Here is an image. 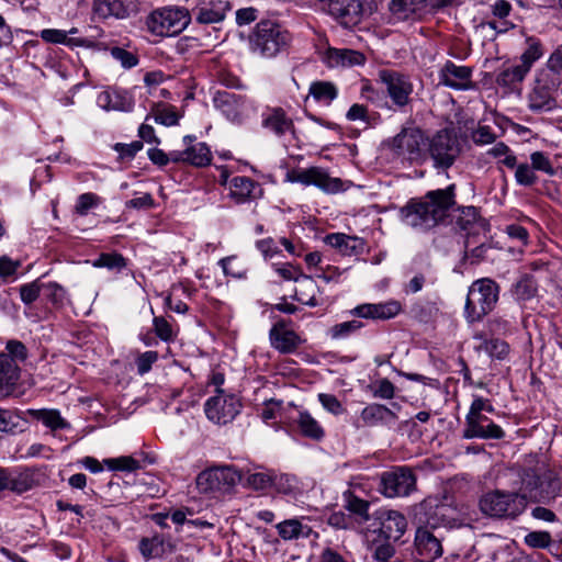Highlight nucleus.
I'll return each instance as SVG.
<instances>
[{
    "label": "nucleus",
    "instance_id": "obj_28",
    "mask_svg": "<svg viewBox=\"0 0 562 562\" xmlns=\"http://www.w3.org/2000/svg\"><path fill=\"white\" fill-rule=\"evenodd\" d=\"M324 63L328 67H352L362 65L366 57L362 53L349 48H333L326 49L323 56Z\"/></svg>",
    "mask_w": 562,
    "mask_h": 562
},
{
    "label": "nucleus",
    "instance_id": "obj_16",
    "mask_svg": "<svg viewBox=\"0 0 562 562\" xmlns=\"http://www.w3.org/2000/svg\"><path fill=\"white\" fill-rule=\"evenodd\" d=\"M425 137L420 130L409 128L402 131L393 139V148L397 155L417 160L425 154Z\"/></svg>",
    "mask_w": 562,
    "mask_h": 562
},
{
    "label": "nucleus",
    "instance_id": "obj_55",
    "mask_svg": "<svg viewBox=\"0 0 562 562\" xmlns=\"http://www.w3.org/2000/svg\"><path fill=\"white\" fill-rule=\"evenodd\" d=\"M111 55L126 69L133 68L138 64V58L135 54L121 47H113Z\"/></svg>",
    "mask_w": 562,
    "mask_h": 562
},
{
    "label": "nucleus",
    "instance_id": "obj_20",
    "mask_svg": "<svg viewBox=\"0 0 562 562\" xmlns=\"http://www.w3.org/2000/svg\"><path fill=\"white\" fill-rule=\"evenodd\" d=\"M229 10V2L225 0H198L190 14L200 24H213L224 21Z\"/></svg>",
    "mask_w": 562,
    "mask_h": 562
},
{
    "label": "nucleus",
    "instance_id": "obj_10",
    "mask_svg": "<svg viewBox=\"0 0 562 562\" xmlns=\"http://www.w3.org/2000/svg\"><path fill=\"white\" fill-rule=\"evenodd\" d=\"M285 181L315 186L326 193H337L344 190L341 179L330 177L325 169L319 167L291 170L286 172Z\"/></svg>",
    "mask_w": 562,
    "mask_h": 562
},
{
    "label": "nucleus",
    "instance_id": "obj_14",
    "mask_svg": "<svg viewBox=\"0 0 562 562\" xmlns=\"http://www.w3.org/2000/svg\"><path fill=\"white\" fill-rule=\"evenodd\" d=\"M415 475L405 468L385 472L381 476L382 492L387 497L406 496L415 488Z\"/></svg>",
    "mask_w": 562,
    "mask_h": 562
},
{
    "label": "nucleus",
    "instance_id": "obj_58",
    "mask_svg": "<svg viewBox=\"0 0 562 562\" xmlns=\"http://www.w3.org/2000/svg\"><path fill=\"white\" fill-rule=\"evenodd\" d=\"M531 167L533 170L543 171L549 176L554 175V169L550 159L542 151H535L530 155Z\"/></svg>",
    "mask_w": 562,
    "mask_h": 562
},
{
    "label": "nucleus",
    "instance_id": "obj_4",
    "mask_svg": "<svg viewBox=\"0 0 562 562\" xmlns=\"http://www.w3.org/2000/svg\"><path fill=\"white\" fill-rule=\"evenodd\" d=\"M290 42V33L271 20L259 22L250 38L252 50L267 58L277 56L288 47Z\"/></svg>",
    "mask_w": 562,
    "mask_h": 562
},
{
    "label": "nucleus",
    "instance_id": "obj_22",
    "mask_svg": "<svg viewBox=\"0 0 562 562\" xmlns=\"http://www.w3.org/2000/svg\"><path fill=\"white\" fill-rule=\"evenodd\" d=\"M381 522L380 532L385 540L397 541L405 533L407 520L403 514L393 509H381L376 517Z\"/></svg>",
    "mask_w": 562,
    "mask_h": 562
},
{
    "label": "nucleus",
    "instance_id": "obj_27",
    "mask_svg": "<svg viewBox=\"0 0 562 562\" xmlns=\"http://www.w3.org/2000/svg\"><path fill=\"white\" fill-rule=\"evenodd\" d=\"M32 475L27 471L0 468V493L11 491L22 494L32 487Z\"/></svg>",
    "mask_w": 562,
    "mask_h": 562
},
{
    "label": "nucleus",
    "instance_id": "obj_2",
    "mask_svg": "<svg viewBox=\"0 0 562 562\" xmlns=\"http://www.w3.org/2000/svg\"><path fill=\"white\" fill-rule=\"evenodd\" d=\"M494 407L491 402L481 396H475L471 403L470 409L465 415V426L463 438L472 439H502L505 431L501 426L491 420L484 413H493Z\"/></svg>",
    "mask_w": 562,
    "mask_h": 562
},
{
    "label": "nucleus",
    "instance_id": "obj_17",
    "mask_svg": "<svg viewBox=\"0 0 562 562\" xmlns=\"http://www.w3.org/2000/svg\"><path fill=\"white\" fill-rule=\"evenodd\" d=\"M222 183L228 188L229 198L237 204L250 202L262 195L260 184L248 177L236 176L228 179L227 176H222Z\"/></svg>",
    "mask_w": 562,
    "mask_h": 562
},
{
    "label": "nucleus",
    "instance_id": "obj_5",
    "mask_svg": "<svg viewBox=\"0 0 562 562\" xmlns=\"http://www.w3.org/2000/svg\"><path fill=\"white\" fill-rule=\"evenodd\" d=\"M191 14L186 8L166 7L153 11L146 19L147 30L157 36H175L190 23Z\"/></svg>",
    "mask_w": 562,
    "mask_h": 562
},
{
    "label": "nucleus",
    "instance_id": "obj_12",
    "mask_svg": "<svg viewBox=\"0 0 562 562\" xmlns=\"http://www.w3.org/2000/svg\"><path fill=\"white\" fill-rule=\"evenodd\" d=\"M214 104L228 120L238 123L257 110L252 101L228 91L216 92Z\"/></svg>",
    "mask_w": 562,
    "mask_h": 562
},
{
    "label": "nucleus",
    "instance_id": "obj_42",
    "mask_svg": "<svg viewBox=\"0 0 562 562\" xmlns=\"http://www.w3.org/2000/svg\"><path fill=\"white\" fill-rule=\"evenodd\" d=\"M300 290H297L295 293L297 301L310 306H316L317 301L315 297V293L317 290V285L315 281L311 277L304 276L300 280Z\"/></svg>",
    "mask_w": 562,
    "mask_h": 562
},
{
    "label": "nucleus",
    "instance_id": "obj_40",
    "mask_svg": "<svg viewBox=\"0 0 562 562\" xmlns=\"http://www.w3.org/2000/svg\"><path fill=\"white\" fill-rule=\"evenodd\" d=\"M151 117L156 123L165 126H173L179 122V115L176 109L165 104H155L150 114L146 116V121H149Z\"/></svg>",
    "mask_w": 562,
    "mask_h": 562
},
{
    "label": "nucleus",
    "instance_id": "obj_46",
    "mask_svg": "<svg viewBox=\"0 0 562 562\" xmlns=\"http://www.w3.org/2000/svg\"><path fill=\"white\" fill-rule=\"evenodd\" d=\"M110 470L133 472L140 468V464L131 456H122L119 458H110L103 460Z\"/></svg>",
    "mask_w": 562,
    "mask_h": 562
},
{
    "label": "nucleus",
    "instance_id": "obj_54",
    "mask_svg": "<svg viewBox=\"0 0 562 562\" xmlns=\"http://www.w3.org/2000/svg\"><path fill=\"white\" fill-rule=\"evenodd\" d=\"M42 289H44V284H41L38 280L23 284L20 288V296L22 302L27 305L32 304L37 300Z\"/></svg>",
    "mask_w": 562,
    "mask_h": 562
},
{
    "label": "nucleus",
    "instance_id": "obj_48",
    "mask_svg": "<svg viewBox=\"0 0 562 562\" xmlns=\"http://www.w3.org/2000/svg\"><path fill=\"white\" fill-rule=\"evenodd\" d=\"M362 326L363 324L360 321H348L334 325L329 329V334L333 339H344L362 328Z\"/></svg>",
    "mask_w": 562,
    "mask_h": 562
},
{
    "label": "nucleus",
    "instance_id": "obj_50",
    "mask_svg": "<svg viewBox=\"0 0 562 562\" xmlns=\"http://www.w3.org/2000/svg\"><path fill=\"white\" fill-rule=\"evenodd\" d=\"M516 182L520 186L530 187L538 180L533 168L528 164H520L516 168L515 172Z\"/></svg>",
    "mask_w": 562,
    "mask_h": 562
},
{
    "label": "nucleus",
    "instance_id": "obj_29",
    "mask_svg": "<svg viewBox=\"0 0 562 562\" xmlns=\"http://www.w3.org/2000/svg\"><path fill=\"white\" fill-rule=\"evenodd\" d=\"M19 367L9 355L0 353V397L9 396L19 380Z\"/></svg>",
    "mask_w": 562,
    "mask_h": 562
},
{
    "label": "nucleus",
    "instance_id": "obj_26",
    "mask_svg": "<svg viewBox=\"0 0 562 562\" xmlns=\"http://www.w3.org/2000/svg\"><path fill=\"white\" fill-rule=\"evenodd\" d=\"M97 103L105 111L130 112L134 106L132 95L123 89L109 88L98 94Z\"/></svg>",
    "mask_w": 562,
    "mask_h": 562
},
{
    "label": "nucleus",
    "instance_id": "obj_44",
    "mask_svg": "<svg viewBox=\"0 0 562 562\" xmlns=\"http://www.w3.org/2000/svg\"><path fill=\"white\" fill-rule=\"evenodd\" d=\"M162 544L164 539L160 536L143 538L139 542V551L144 559L149 560L161 554Z\"/></svg>",
    "mask_w": 562,
    "mask_h": 562
},
{
    "label": "nucleus",
    "instance_id": "obj_56",
    "mask_svg": "<svg viewBox=\"0 0 562 562\" xmlns=\"http://www.w3.org/2000/svg\"><path fill=\"white\" fill-rule=\"evenodd\" d=\"M552 539L548 531H532L525 536V543L531 548H547Z\"/></svg>",
    "mask_w": 562,
    "mask_h": 562
},
{
    "label": "nucleus",
    "instance_id": "obj_30",
    "mask_svg": "<svg viewBox=\"0 0 562 562\" xmlns=\"http://www.w3.org/2000/svg\"><path fill=\"white\" fill-rule=\"evenodd\" d=\"M360 419L363 426H378V425H386L392 426L396 422V415L386 406L382 404H370L366 406L361 414Z\"/></svg>",
    "mask_w": 562,
    "mask_h": 562
},
{
    "label": "nucleus",
    "instance_id": "obj_24",
    "mask_svg": "<svg viewBox=\"0 0 562 562\" xmlns=\"http://www.w3.org/2000/svg\"><path fill=\"white\" fill-rule=\"evenodd\" d=\"M415 547L422 562H431L442 555L440 540L427 528H418L415 535Z\"/></svg>",
    "mask_w": 562,
    "mask_h": 562
},
{
    "label": "nucleus",
    "instance_id": "obj_8",
    "mask_svg": "<svg viewBox=\"0 0 562 562\" xmlns=\"http://www.w3.org/2000/svg\"><path fill=\"white\" fill-rule=\"evenodd\" d=\"M461 151L460 143L453 131L441 130L427 143L426 154L436 168L448 169L453 165Z\"/></svg>",
    "mask_w": 562,
    "mask_h": 562
},
{
    "label": "nucleus",
    "instance_id": "obj_52",
    "mask_svg": "<svg viewBox=\"0 0 562 562\" xmlns=\"http://www.w3.org/2000/svg\"><path fill=\"white\" fill-rule=\"evenodd\" d=\"M100 202V198L91 192L80 194L77 199L75 206L76 213L83 216L87 215L89 210L97 206Z\"/></svg>",
    "mask_w": 562,
    "mask_h": 562
},
{
    "label": "nucleus",
    "instance_id": "obj_34",
    "mask_svg": "<svg viewBox=\"0 0 562 562\" xmlns=\"http://www.w3.org/2000/svg\"><path fill=\"white\" fill-rule=\"evenodd\" d=\"M529 109L531 111H549L554 108L555 101L551 90L541 80H537L536 86L528 95Z\"/></svg>",
    "mask_w": 562,
    "mask_h": 562
},
{
    "label": "nucleus",
    "instance_id": "obj_25",
    "mask_svg": "<svg viewBox=\"0 0 562 562\" xmlns=\"http://www.w3.org/2000/svg\"><path fill=\"white\" fill-rule=\"evenodd\" d=\"M269 338L271 346L281 353H292L303 342L294 330L286 328L284 322H278L272 326Z\"/></svg>",
    "mask_w": 562,
    "mask_h": 562
},
{
    "label": "nucleus",
    "instance_id": "obj_43",
    "mask_svg": "<svg viewBox=\"0 0 562 562\" xmlns=\"http://www.w3.org/2000/svg\"><path fill=\"white\" fill-rule=\"evenodd\" d=\"M95 268H108L110 270L121 271L126 266L125 258L117 252L101 254L93 262Z\"/></svg>",
    "mask_w": 562,
    "mask_h": 562
},
{
    "label": "nucleus",
    "instance_id": "obj_49",
    "mask_svg": "<svg viewBox=\"0 0 562 562\" xmlns=\"http://www.w3.org/2000/svg\"><path fill=\"white\" fill-rule=\"evenodd\" d=\"M536 284L533 280L528 277L524 276L514 286V294L518 300H529L531 299L536 293Z\"/></svg>",
    "mask_w": 562,
    "mask_h": 562
},
{
    "label": "nucleus",
    "instance_id": "obj_13",
    "mask_svg": "<svg viewBox=\"0 0 562 562\" xmlns=\"http://www.w3.org/2000/svg\"><path fill=\"white\" fill-rule=\"evenodd\" d=\"M322 9L340 25L351 27L360 23L363 7L360 0H318Z\"/></svg>",
    "mask_w": 562,
    "mask_h": 562
},
{
    "label": "nucleus",
    "instance_id": "obj_3",
    "mask_svg": "<svg viewBox=\"0 0 562 562\" xmlns=\"http://www.w3.org/2000/svg\"><path fill=\"white\" fill-rule=\"evenodd\" d=\"M499 286L488 278L474 281L469 288L464 316L469 323L480 322L487 315L498 301Z\"/></svg>",
    "mask_w": 562,
    "mask_h": 562
},
{
    "label": "nucleus",
    "instance_id": "obj_9",
    "mask_svg": "<svg viewBox=\"0 0 562 562\" xmlns=\"http://www.w3.org/2000/svg\"><path fill=\"white\" fill-rule=\"evenodd\" d=\"M243 479V471L232 465H225L202 471L196 477V485L202 493L229 491Z\"/></svg>",
    "mask_w": 562,
    "mask_h": 562
},
{
    "label": "nucleus",
    "instance_id": "obj_21",
    "mask_svg": "<svg viewBox=\"0 0 562 562\" xmlns=\"http://www.w3.org/2000/svg\"><path fill=\"white\" fill-rule=\"evenodd\" d=\"M439 81L454 90H469L473 87L472 68L448 60L439 71Z\"/></svg>",
    "mask_w": 562,
    "mask_h": 562
},
{
    "label": "nucleus",
    "instance_id": "obj_35",
    "mask_svg": "<svg viewBox=\"0 0 562 562\" xmlns=\"http://www.w3.org/2000/svg\"><path fill=\"white\" fill-rule=\"evenodd\" d=\"M134 9V0H103L97 4L95 11L103 18H126Z\"/></svg>",
    "mask_w": 562,
    "mask_h": 562
},
{
    "label": "nucleus",
    "instance_id": "obj_18",
    "mask_svg": "<svg viewBox=\"0 0 562 562\" xmlns=\"http://www.w3.org/2000/svg\"><path fill=\"white\" fill-rule=\"evenodd\" d=\"M194 137L186 135L183 143L187 146L183 150H172L171 161L172 162H186L195 167H204L211 164L212 154L209 146L205 143L192 144Z\"/></svg>",
    "mask_w": 562,
    "mask_h": 562
},
{
    "label": "nucleus",
    "instance_id": "obj_47",
    "mask_svg": "<svg viewBox=\"0 0 562 562\" xmlns=\"http://www.w3.org/2000/svg\"><path fill=\"white\" fill-rule=\"evenodd\" d=\"M246 475L247 485L252 487L254 490H266L272 485L276 477L271 472H254L250 473L247 471L244 473Z\"/></svg>",
    "mask_w": 562,
    "mask_h": 562
},
{
    "label": "nucleus",
    "instance_id": "obj_45",
    "mask_svg": "<svg viewBox=\"0 0 562 562\" xmlns=\"http://www.w3.org/2000/svg\"><path fill=\"white\" fill-rule=\"evenodd\" d=\"M527 44L528 47L520 56V64L529 71L533 63L538 60L543 53L539 41L535 38H528Z\"/></svg>",
    "mask_w": 562,
    "mask_h": 562
},
{
    "label": "nucleus",
    "instance_id": "obj_37",
    "mask_svg": "<svg viewBox=\"0 0 562 562\" xmlns=\"http://www.w3.org/2000/svg\"><path fill=\"white\" fill-rule=\"evenodd\" d=\"M29 414L53 431L70 428V424L60 415L57 409H31Z\"/></svg>",
    "mask_w": 562,
    "mask_h": 562
},
{
    "label": "nucleus",
    "instance_id": "obj_60",
    "mask_svg": "<svg viewBox=\"0 0 562 562\" xmlns=\"http://www.w3.org/2000/svg\"><path fill=\"white\" fill-rule=\"evenodd\" d=\"M19 416L10 409L0 408V432H9L19 426Z\"/></svg>",
    "mask_w": 562,
    "mask_h": 562
},
{
    "label": "nucleus",
    "instance_id": "obj_57",
    "mask_svg": "<svg viewBox=\"0 0 562 562\" xmlns=\"http://www.w3.org/2000/svg\"><path fill=\"white\" fill-rule=\"evenodd\" d=\"M318 401L321 402L324 409H326L330 414L341 415L345 412L342 404L333 394L319 393Z\"/></svg>",
    "mask_w": 562,
    "mask_h": 562
},
{
    "label": "nucleus",
    "instance_id": "obj_39",
    "mask_svg": "<svg viewBox=\"0 0 562 562\" xmlns=\"http://www.w3.org/2000/svg\"><path fill=\"white\" fill-rule=\"evenodd\" d=\"M310 95H312L317 102L325 104L331 103L338 95V90L333 82L329 81H314L310 86Z\"/></svg>",
    "mask_w": 562,
    "mask_h": 562
},
{
    "label": "nucleus",
    "instance_id": "obj_36",
    "mask_svg": "<svg viewBox=\"0 0 562 562\" xmlns=\"http://www.w3.org/2000/svg\"><path fill=\"white\" fill-rule=\"evenodd\" d=\"M41 38L47 43L64 44L69 47H91L93 45L89 40L68 36L66 31L56 29L42 30Z\"/></svg>",
    "mask_w": 562,
    "mask_h": 562
},
{
    "label": "nucleus",
    "instance_id": "obj_31",
    "mask_svg": "<svg viewBox=\"0 0 562 562\" xmlns=\"http://www.w3.org/2000/svg\"><path fill=\"white\" fill-rule=\"evenodd\" d=\"M389 10L397 20L422 16L428 12V0H392Z\"/></svg>",
    "mask_w": 562,
    "mask_h": 562
},
{
    "label": "nucleus",
    "instance_id": "obj_59",
    "mask_svg": "<svg viewBox=\"0 0 562 562\" xmlns=\"http://www.w3.org/2000/svg\"><path fill=\"white\" fill-rule=\"evenodd\" d=\"M350 513L361 516L364 520L369 519L368 509L369 503L357 496L350 495L345 506Z\"/></svg>",
    "mask_w": 562,
    "mask_h": 562
},
{
    "label": "nucleus",
    "instance_id": "obj_62",
    "mask_svg": "<svg viewBox=\"0 0 562 562\" xmlns=\"http://www.w3.org/2000/svg\"><path fill=\"white\" fill-rule=\"evenodd\" d=\"M496 139V135L492 132L490 126H479L472 133V140L476 145H488L493 144Z\"/></svg>",
    "mask_w": 562,
    "mask_h": 562
},
{
    "label": "nucleus",
    "instance_id": "obj_41",
    "mask_svg": "<svg viewBox=\"0 0 562 562\" xmlns=\"http://www.w3.org/2000/svg\"><path fill=\"white\" fill-rule=\"evenodd\" d=\"M529 71L521 64L502 69L496 77V82L503 87H512L521 82Z\"/></svg>",
    "mask_w": 562,
    "mask_h": 562
},
{
    "label": "nucleus",
    "instance_id": "obj_32",
    "mask_svg": "<svg viewBox=\"0 0 562 562\" xmlns=\"http://www.w3.org/2000/svg\"><path fill=\"white\" fill-rule=\"evenodd\" d=\"M304 518H290L276 525L280 538L284 541L308 538L312 533V527L303 522Z\"/></svg>",
    "mask_w": 562,
    "mask_h": 562
},
{
    "label": "nucleus",
    "instance_id": "obj_38",
    "mask_svg": "<svg viewBox=\"0 0 562 562\" xmlns=\"http://www.w3.org/2000/svg\"><path fill=\"white\" fill-rule=\"evenodd\" d=\"M296 425L301 434L313 440H321L325 431L321 424L306 411L299 412Z\"/></svg>",
    "mask_w": 562,
    "mask_h": 562
},
{
    "label": "nucleus",
    "instance_id": "obj_33",
    "mask_svg": "<svg viewBox=\"0 0 562 562\" xmlns=\"http://www.w3.org/2000/svg\"><path fill=\"white\" fill-rule=\"evenodd\" d=\"M325 241L347 256L361 254L364 248V241L361 238L342 233L329 234L326 236Z\"/></svg>",
    "mask_w": 562,
    "mask_h": 562
},
{
    "label": "nucleus",
    "instance_id": "obj_64",
    "mask_svg": "<svg viewBox=\"0 0 562 562\" xmlns=\"http://www.w3.org/2000/svg\"><path fill=\"white\" fill-rule=\"evenodd\" d=\"M157 359H158L157 351H146V352L142 353L136 359L138 373L139 374L147 373L151 369L153 363H155L157 361Z\"/></svg>",
    "mask_w": 562,
    "mask_h": 562
},
{
    "label": "nucleus",
    "instance_id": "obj_6",
    "mask_svg": "<svg viewBox=\"0 0 562 562\" xmlns=\"http://www.w3.org/2000/svg\"><path fill=\"white\" fill-rule=\"evenodd\" d=\"M378 77L382 91L391 100L394 109L403 110L411 103L414 83L408 75L393 69H382Z\"/></svg>",
    "mask_w": 562,
    "mask_h": 562
},
{
    "label": "nucleus",
    "instance_id": "obj_23",
    "mask_svg": "<svg viewBox=\"0 0 562 562\" xmlns=\"http://www.w3.org/2000/svg\"><path fill=\"white\" fill-rule=\"evenodd\" d=\"M401 311V303L392 300L376 304H361L351 310L350 313L353 316L367 319H390L398 315Z\"/></svg>",
    "mask_w": 562,
    "mask_h": 562
},
{
    "label": "nucleus",
    "instance_id": "obj_19",
    "mask_svg": "<svg viewBox=\"0 0 562 562\" xmlns=\"http://www.w3.org/2000/svg\"><path fill=\"white\" fill-rule=\"evenodd\" d=\"M261 126L277 137L291 134L293 138L300 139L293 120L282 108H268L261 114Z\"/></svg>",
    "mask_w": 562,
    "mask_h": 562
},
{
    "label": "nucleus",
    "instance_id": "obj_53",
    "mask_svg": "<svg viewBox=\"0 0 562 562\" xmlns=\"http://www.w3.org/2000/svg\"><path fill=\"white\" fill-rule=\"evenodd\" d=\"M505 232L510 239L518 241V250L522 252L524 247L527 246L529 241L528 231L521 225L510 224L506 226Z\"/></svg>",
    "mask_w": 562,
    "mask_h": 562
},
{
    "label": "nucleus",
    "instance_id": "obj_61",
    "mask_svg": "<svg viewBox=\"0 0 562 562\" xmlns=\"http://www.w3.org/2000/svg\"><path fill=\"white\" fill-rule=\"evenodd\" d=\"M485 350L491 357L503 359L509 350V346L501 339H491L485 344Z\"/></svg>",
    "mask_w": 562,
    "mask_h": 562
},
{
    "label": "nucleus",
    "instance_id": "obj_15",
    "mask_svg": "<svg viewBox=\"0 0 562 562\" xmlns=\"http://www.w3.org/2000/svg\"><path fill=\"white\" fill-rule=\"evenodd\" d=\"M549 484L536 471L526 470L521 475V486L518 496L524 498V508L527 502L549 503L553 495L548 491Z\"/></svg>",
    "mask_w": 562,
    "mask_h": 562
},
{
    "label": "nucleus",
    "instance_id": "obj_1",
    "mask_svg": "<svg viewBox=\"0 0 562 562\" xmlns=\"http://www.w3.org/2000/svg\"><path fill=\"white\" fill-rule=\"evenodd\" d=\"M456 206V184L427 192L420 199H412L400 211L407 226L422 231L437 226Z\"/></svg>",
    "mask_w": 562,
    "mask_h": 562
},
{
    "label": "nucleus",
    "instance_id": "obj_51",
    "mask_svg": "<svg viewBox=\"0 0 562 562\" xmlns=\"http://www.w3.org/2000/svg\"><path fill=\"white\" fill-rule=\"evenodd\" d=\"M153 326L156 335L162 341H171L175 337V333L171 324L162 316H155L153 319Z\"/></svg>",
    "mask_w": 562,
    "mask_h": 562
},
{
    "label": "nucleus",
    "instance_id": "obj_63",
    "mask_svg": "<svg viewBox=\"0 0 562 562\" xmlns=\"http://www.w3.org/2000/svg\"><path fill=\"white\" fill-rule=\"evenodd\" d=\"M276 271L286 281H300L305 274L291 263L276 266Z\"/></svg>",
    "mask_w": 562,
    "mask_h": 562
},
{
    "label": "nucleus",
    "instance_id": "obj_11",
    "mask_svg": "<svg viewBox=\"0 0 562 562\" xmlns=\"http://www.w3.org/2000/svg\"><path fill=\"white\" fill-rule=\"evenodd\" d=\"M240 403L232 394H225L223 390L217 389V394L210 397L204 404L206 417L218 425L231 423L239 413Z\"/></svg>",
    "mask_w": 562,
    "mask_h": 562
},
{
    "label": "nucleus",
    "instance_id": "obj_7",
    "mask_svg": "<svg viewBox=\"0 0 562 562\" xmlns=\"http://www.w3.org/2000/svg\"><path fill=\"white\" fill-rule=\"evenodd\" d=\"M481 510L497 518H515L524 510V498L517 493L494 491L486 493L480 499Z\"/></svg>",
    "mask_w": 562,
    "mask_h": 562
}]
</instances>
